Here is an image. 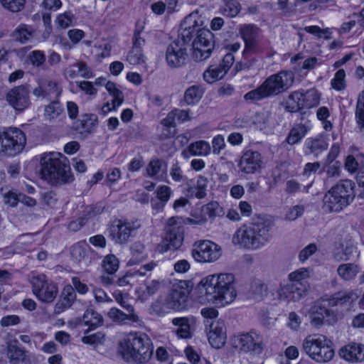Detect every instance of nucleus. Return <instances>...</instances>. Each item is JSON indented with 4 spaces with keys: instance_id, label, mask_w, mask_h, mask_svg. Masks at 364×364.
Wrapping results in <instances>:
<instances>
[{
    "instance_id": "obj_1",
    "label": "nucleus",
    "mask_w": 364,
    "mask_h": 364,
    "mask_svg": "<svg viewBox=\"0 0 364 364\" xmlns=\"http://www.w3.org/2000/svg\"><path fill=\"white\" fill-rule=\"evenodd\" d=\"M235 275L231 273L210 274L200 282V291L205 299L215 304H228L236 297Z\"/></svg>"
},
{
    "instance_id": "obj_2",
    "label": "nucleus",
    "mask_w": 364,
    "mask_h": 364,
    "mask_svg": "<svg viewBox=\"0 0 364 364\" xmlns=\"http://www.w3.org/2000/svg\"><path fill=\"white\" fill-rule=\"evenodd\" d=\"M274 223L269 218H259L240 227L232 237V242L247 250H256L268 244L272 238Z\"/></svg>"
},
{
    "instance_id": "obj_3",
    "label": "nucleus",
    "mask_w": 364,
    "mask_h": 364,
    "mask_svg": "<svg viewBox=\"0 0 364 364\" xmlns=\"http://www.w3.org/2000/svg\"><path fill=\"white\" fill-rule=\"evenodd\" d=\"M42 178L53 186H61L73 181L68 159L61 153L44 154L41 159Z\"/></svg>"
},
{
    "instance_id": "obj_4",
    "label": "nucleus",
    "mask_w": 364,
    "mask_h": 364,
    "mask_svg": "<svg viewBox=\"0 0 364 364\" xmlns=\"http://www.w3.org/2000/svg\"><path fill=\"white\" fill-rule=\"evenodd\" d=\"M294 73L289 70H282L269 75L256 89L247 92L245 100L256 102L265 98L277 96L290 89L294 82Z\"/></svg>"
},
{
    "instance_id": "obj_5",
    "label": "nucleus",
    "mask_w": 364,
    "mask_h": 364,
    "mask_svg": "<svg viewBox=\"0 0 364 364\" xmlns=\"http://www.w3.org/2000/svg\"><path fill=\"white\" fill-rule=\"evenodd\" d=\"M119 352L124 360L141 363L151 358L153 346L145 333H130L120 341Z\"/></svg>"
},
{
    "instance_id": "obj_6",
    "label": "nucleus",
    "mask_w": 364,
    "mask_h": 364,
    "mask_svg": "<svg viewBox=\"0 0 364 364\" xmlns=\"http://www.w3.org/2000/svg\"><path fill=\"white\" fill-rule=\"evenodd\" d=\"M197 14L192 13L186 16L181 23V28L187 26L195 28L192 32L195 38L192 43L193 58L196 61H203L208 59L214 48V36L209 29L199 28Z\"/></svg>"
},
{
    "instance_id": "obj_7",
    "label": "nucleus",
    "mask_w": 364,
    "mask_h": 364,
    "mask_svg": "<svg viewBox=\"0 0 364 364\" xmlns=\"http://www.w3.org/2000/svg\"><path fill=\"white\" fill-rule=\"evenodd\" d=\"M355 183L349 179L339 181L324 195L323 208L329 213H339L350 205L355 197Z\"/></svg>"
},
{
    "instance_id": "obj_8",
    "label": "nucleus",
    "mask_w": 364,
    "mask_h": 364,
    "mask_svg": "<svg viewBox=\"0 0 364 364\" xmlns=\"http://www.w3.org/2000/svg\"><path fill=\"white\" fill-rule=\"evenodd\" d=\"M302 350L317 363H326L334 356L332 342L322 334L307 336L302 341Z\"/></svg>"
},
{
    "instance_id": "obj_9",
    "label": "nucleus",
    "mask_w": 364,
    "mask_h": 364,
    "mask_svg": "<svg viewBox=\"0 0 364 364\" xmlns=\"http://www.w3.org/2000/svg\"><path fill=\"white\" fill-rule=\"evenodd\" d=\"M195 28L187 26L181 28L179 38L171 43L166 51V60L171 68H180L186 64L188 58V43L192 38Z\"/></svg>"
},
{
    "instance_id": "obj_10",
    "label": "nucleus",
    "mask_w": 364,
    "mask_h": 364,
    "mask_svg": "<svg viewBox=\"0 0 364 364\" xmlns=\"http://www.w3.org/2000/svg\"><path fill=\"white\" fill-rule=\"evenodd\" d=\"M32 292L41 302L52 303L58 294L56 284L44 274L33 273L29 278Z\"/></svg>"
},
{
    "instance_id": "obj_11",
    "label": "nucleus",
    "mask_w": 364,
    "mask_h": 364,
    "mask_svg": "<svg viewBox=\"0 0 364 364\" xmlns=\"http://www.w3.org/2000/svg\"><path fill=\"white\" fill-rule=\"evenodd\" d=\"M26 142L24 133L16 127L0 129V153L14 156L21 152Z\"/></svg>"
},
{
    "instance_id": "obj_12",
    "label": "nucleus",
    "mask_w": 364,
    "mask_h": 364,
    "mask_svg": "<svg viewBox=\"0 0 364 364\" xmlns=\"http://www.w3.org/2000/svg\"><path fill=\"white\" fill-rule=\"evenodd\" d=\"M232 342L235 348L250 355H260L265 348L263 336L254 331L235 336Z\"/></svg>"
},
{
    "instance_id": "obj_13",
    "label": "nucleus",
    "mask_w": 364,
    "mask_h": 364,
    "mask_svg": "<svg viewBox=\"0 0 364 364\" xmlns=\"http://www.w3.org/2000/svg\"><path fill=\"white\" fill-rule=\"evenodd\" d=\"M140 227L139 220L119 219L110 227L109 236L115 243L124 244Z\"/></svg>"
},
{
    "instance_id": "obj_14",
    "label": "nucleus",
    "mask_w": 364,
    "mask_h": 364,
    "mask_svg": "<svg viewBox=\"0 0 364 364\" xmlns=\"http://www.w3.org/2000/svg\"><path fill=\"white\" fill-rule=\"evenodd\" d=\"M184 239V225L178 217L168 219L166 226V236L164 244L167 250H177L183 244Z\"/></svg>"
},
{
    "instance_id": "obj_15",
    "label": "nucleus",
    "mask_w": 364,
    "mask_h": 364,
    "mask_svg": "<svg viewBox=\"0 0 364 364\" xmlns=\"http://www.w3.org/2000/svg\"><path fill=\"white\" fill-rule=\"evenodd\" d=\"M30 85L23 84L9 90L5 95L7 103L17 112H23L31 105Z\"/></svg>"
},
{
    "instance_id": "obj_16",
    "label": "nucleus",
    "mask_w": 364,
    "mask_h": 364,
    "mask_svg": "<svg viewBox=\"0 0 364 364\" xmlns=\"http://www.w3.org/2000/svg\"><path fill=\"white\" fill-rule=\"evenodd\" d=\"M237 166L240 171L245 174L252 175L260 173L264 167L263 157L257 151L244 150Z\"/></svg>"
},
{
    "instance_id": "obj_17",
    "label": "nucleus",
    "mask_w": 364,
    "mask_h": 364,
    "mask_svg": "<svg viewBox=\"0 0 364 364\" xmlns=\"http://www.w3.org/2000/svg\"><path fill=\"white\" fill-rule=\"evenodd\" d=\"M192 256L199 262H212L220 256V248L210 240H202L194 243Z\"/></svg>"
},
{
    "instance_id": "obj_18",
    "label": "nucleus",
    "mask_w": 364,
    "mask_h": 364,
    "mask_svg": "<svg viewBox=\"0 0 364 364\" xmlns=\"http://www.w3.org/2000/svg\"><path fill=\"white\" fill-rule=\"evenodd\" d=\"M189 294L190 289L188 282L181 280L173 285L171 291L166 298V303L172 309L183 310L187 306Z\"/></svg>"
},
{
    "instance_id": "obj_19",
    "label": "nucleus",
    "mask_w": 364,
    "mask_h": 364,
    "mask_svg": "<svg viewBox=\"0 0 364 364\" xmlns=\"http://www.w3.org/2000/svg\"><path fill=\"white\" fill-rule=\"evenodd\" d=\"M307 316L312 326L319 328L323 324L333 325L337 321L336 314L324 306L314 304L309 309Z\"/></svg>"
},
{
    "instance_id": "obj_20",
    "label": "nucleus",
    "mask_w": 364,
    "mask_h": 364,
    "mask_svg": "<svg viewBox=\"0 0 364 364\" xmlns=\"http://www.w3.org/2000/svg\"><path fill=\"white\" fill-rule=\"evenodd\" d=\"M7 364H32L31 354L19 346L18 341H10L6 343Z\"/></svg>"
},
{
    "instance_id": "obj_21",
    "label": "nucleus",
    "mask_w": 364,
    "mask_h": 364,
    "mask_svg": "<svg viewBox=\"0 0 364 364\" xmlns=\"http://www.w3.org/2000/svg\"><path fill=\"white\" fill-rule=\"evenodd\" d=\"M37 86L33 89V94L36 97L47 98L51 95L59 97L62 87L58 82L46 76H40L36 80Z\"/></svg>"
},
{
    "instance_id": "obj_22",
    "label": "nucleus",
    "mask_w": 364,
    "mask_h": 364,
    "mask_svg": "<svg viewBox=\"0 0 364 364\" xmlns=\"http://www.w3.org/2000/svg\"><path fill=\"white\" fill-rule=\"evenodd\" d=\"M208 338L210 344L215 348H222L226 338L225 323L223 320H214L208 325Z\"/></svg>"
},
{
    "instance_id": "obj_23",
    "label": "nucleus",
    "mask_w": 364,
    "mask_h": 364,
    "mask_svg": "<svg viewBox=\"0 0 364 364\" xmlns=\"http://www.w3.org/2000/svg\"><path fill=\"white\" fill-rule=\"evenodd\" d=\"M340 356L351 363L364 360V345L351 343L342 347L339 350Z\"/></svg>"
},
{
    "instance_id": "obj_24",
    "label": "nucleus",
    "mask_w": 364,
    "mask_h": 364,
    "mask_svg": "<svg viewBox=\"0 0 364 364\" xmlns=\"http://www.w3.org/2000/svg\"><path fill=\"white\" fill-rule=\"evenodd\" d=\"M278 294L280 301L295 302L306 296V288L289 283L282 287L278 291Z\"/></svg>"
},
{
    "instance_id": "obj_25",
    "label": "nucleus",
    "mask_w": 364,
    "mask_h": 364,
    "mask_svg": "<svg viewBox=\"0 0 364 364\" xmlns=\"http://www.w3.org/2000/svg\"><path fill=\"white\" fill-rule=\"evenodd\" d=\"M76 293L71 285L65 286L54 307V313L60 314L72 306L76 299Z\"/></svg>"
},
{
    "instance_id": "obj_26",
    "label": "nucleus",
    "mask_w": 364,
    "mask_h": 364,
    "mask_svg": "<svg viewBox=\"0 0 364 364\" xmlns=\"http://www.w3.org/2000/svg\"><path fill=\"white\" fill-rule=\"evenodd\" d=\"M311 127L309 122L294 124L290 129L285 141L291 146L300 143L310 131Z\"/></svg>"
},
{
    "instance_id": "obj_27",
    "label": "nucleus",
    "mask_w": 364,
    "mask_h": 364,
    "mask_svg": "<svg viewBox=\"0 0 364 364\" xmlns=\"http://www.w3.org/2000/svg\"><path fill=\"white\" fill-rule=\"evenodd\" d=\"M358 297V294L354 291L344 290L336 292L331 296H325L323 300L327 301L328 305L331 306H336L351 303Z\"/></svg>"
},
{
    "instance_id": "obj_28",
    "label": "nucleus",
    "mask_w": 364,
    "mask_h": 364,
    "mask_svg": "<svg viewBox=\"0 0 364 364\" xmlns=\"http://www.w3.org/2000/svg\"><path fill=\"white\" fill-rule=\"evenodd\" d=\"M64 75L71 79L78 76L88 79L93 77V73L86 63L77 61L65 69Z\"/></svg>"
},
{
    "instance_id": "obj_29",
    "label": "nucleus",
    "mask_w": 364,
    "mask_h": 364,
    "mask_svg": "<svg viewBox=\"0 0 364 364\" xmlns=\"http://www.w3.org/2000/svg\"><path fill=\"white\" fill-rule=\"evenodd\" d=\"M328 143L321 136L307 138L304 142V151L306 155L314 154L317 156L326 150Z\"/></svg>"
},
{
    "instance_id": "obj_30",
    "label": "nucleus",
    "mask_w": 364,
    "mask_h": 364,
    "mask_svg": "<svg viewBox=\"0 0 364 364\" xmlns=\"http://www.w3.org/2000/svg\"><path fill=\"white\" fill-rule=\"evenodd\" d=\"M193 319L188 317H176L171 320L172 331L180 338H190L192 337L191 322Z\"/></svg>"
},
{
    "instance_id": "obj_31",
    "label": "nucleus",
    "mask_w": 364,
    "mask_h": 364,
    "mask_svg": "<svg viewBox=\"0 0 364 364\" xmlns=\"http://www.w3.org/2000/svg\"><path fill=\"white\" fill-rule=\"evenodd\" d=\"M108 316L114 322L122 324L137 323L140 324L141 319L135 313L125 314L117 308H112L107 314Z\"/></svg>"
},
{
    "instance_id": "obj_32",
    "label": "nucleus",
    "mask_w": 364,
    "mask_h": 364,
    "mask_svg": "<svg viewBox=\"0 0 364 364\" xmlns=\"http://www.w3.org/2000/svg\"><path fill=\"white\" fill-rule=\"evenodd\" d=\"M146 175L154 179L163 181L166 172V165L159 159H153L148 164L146 169Z\"/></svg>"
},
{
    "instance_id": "obj_33",
    "label": "nucleus",
    "mask_w": 364,
    "mask_h": 364,
    "mask_svg": "<svg viewBox=\"0 0 364 364\" xmlns=\"http://www.w3.org/2000/svg\"><path fill=\"white\" fill-rule=\"evenodd\" d=\"M304 92H292L285 102V109L289 112H296L304 109Z\"/></svg>"
},
{
    "instance_id": "obj_34",
    "label": "nucleus",
    "mask_w": 364,
    "mask_h": 364,
    "mask_svg": "<svg viewBox=\"0 0 364 364\" xmlns=\"http://www.w3.org/2000/svg\"><path fill=\"white\" fill-rule=\"evenodd\" d=\"M92 252V250L87 244L77 243L72 247L70 254L73 259L76 262L87 263Z\"/></svg>"
},
{
    "instance_id": "obj_35",
    "label": "nucleus",
    "mask_w": 364,
    "mask_h": 364,
    "mask_svg": "<svg viewBox=\"0 0 364 364\" xmlns=\"http://www.w3.org/2000/svg\"><path fill=\"white\" fill-rule=\"evenodd\" d=\"M130 250L131 257L127 262L129 266L138 264L146 260L148 257L145 247L141 243L136 242L133 244Z\"/></svg>"
},
{
    "instance_id": "obj_36",
    "label": "nucleus",
    "mask_w": 364,
    "mask_h": 364,
    "mask_svg": "<svg viewBox=\"0 0 364 364\" xmlns=\"http://www.w3.org/2000/svg\"><path fill=\"white\" fill-rule=\"evenodd\" d=\"M33 33L34 29L32 26L21 23L13 31L11 37L15 41L23 44L32 38Z\"/></svg>"
},
{
    "instance_id": "obj_37",
    "label": "nucleus",
    "mask_w": 364,
    "mask_h": 364,
    "mask_svg": "<svg viewBox=\"0 0 364 364\" xmlns=\"http://www.w3.org/2000/svg\"><path fill=\"white\" fill-rule=\"evenodd\" d=\"M188 151L192 156H207L211 153V146L207 141L199 140L191 143Z\"/></svg>"
},
{
    "instance_id": "obj_38",
    "label": "nucleus",
    "mask_w": 364,
    "mask_h": 364,
    "mask_svg": "<svg viewBox=\"0 0 364 364\" xmlns=\"http://www.w3.org/2000/svg\"><path fill=\"white\" fill-rule=\"evenodd\" d=\"M82 322L89 327V331L95 329L103 323V318L93 309H87L82 316Z\"/></svg>"
},
{
    "instance_id": "obj_39",
    "label": "nucleus",
    "mask_w": 364,
    "mask_h": 364,
    "mask_svg": "<svg viewBox=\"0 0 364 364\" xmlns=\"http://www.w3.org/2000/svg\"><path fill=\"white\" fill-rule=\"evenodd\" d=\"M203 93L204 89L201 85H192L185 91L184 101L188 105H194L200 100Z\"/></svg>"
},
{
    "instance_id": "obj_40",
    "label": "nucleus",
    "mask_w": 364,
    "mask_h": 364,
    "mask_svg": "<svg viewBox=\"0 0 364 364\" xmlns=\"http://www.w3.org/2000/svg\"><path fill=\"white\" fill-rule=\"evenodd\" d=\"M359 271V267L354 263L342 264L337 268L338 274L345 281L354 279Z\"/></svg>"
},
{
    "instance_id": "obj_41",
    "label": "nucleus",
    "mask_w": 364,
    "mask_h": 364,
    "mask_svg": "<svg viewBox=\"0 0 364 364\" xmlns=\"http://www.w3.org/2000/svg\"><path fill=\"white\" fill-rule=\"evenodd\" d=\"M309 277V272L307 268H300L289 274V279L291 284H295L297 287H305L306 293L308 290V284L306 279Z\"/></svg>"
},
{
    "instance_id": "obj_42",
    "label": "nucleus",
    "mask_w": 364,
    "mask_h": 364,
    "mask_svg": "<svg viewBox=\"0 0 364 364\" xmlns=\"http://www.w3.org/2000/svg\"><path fill=\"white\" fill-rule=\"evenodd\" d=\"M208 183V179L205 176H198L195 187H189L188 188V196L191 197L195 196L198 199L205 198L206 196Z\"/></svg>"
},
{
    "instance_id": "obj_43",
    "label": "nucleus",
    "mask_w": 364,
    "mask_h": 364,
    "mask_svg": "<svg viewBox=\"0 0 364 364\" xmlns=\"http://www.w3.org/2000/svg\"><path fill=\"white\" fill-rule=\"evenodd\" d=\"M97 124V117L95 114H85L79 120L77 129L82 132L91 133Z\"/></svg>"
},
{
    "instance_id": "obj_44",
    "label": "nucleus",
    "mask_w": 364,
    "mask_h": 364,
    "mask_svg": "<svg viewBox=\"0 0 364 364\" xmlns=\"http://www.w3.org/2000/svg\"><path fill=\"white\" fill-rule=\"evenodd\" d=\"M226 74L225 70L218 65L217 66L211 65L203 73L204 80L209 83H213L222 79Z\"/></svg>"
},
{
    "instance_id": "obj_45",
    "label": "nucleus",
    "mask_w": 364,
    "mask_h": 364,
    "mask_svg": "<svg viewBox=\"0 0 364 364\" xmlns=\"http://www.w3.org/2000/svg\"><path fill=\"white\" fill-rule=\"evenodd\" d=\"M127 60L132 65H143L146 64L147 58L142 49L132 47L127 53Z\"/></svg>"
},
{
    "instance_id": "obj_46",
    "label": "nucleus",
    "mask_w": 364,
    "mask_h": 364,
    "mask_svg": "<svg viewBox=\"0 0 364 364\" xmlns=\"http://www.w3.org/2000/svg\"><path fill=\"white\" fill-rule=\"evenodd\" d=\"M240 33L244 42L259 38L260 30L254 24H245L240 26Z\"/></svg>"
},
{
    "instance_id": "obj_47",
    "label": "nucleus",
    "mask_w": 364,
    "mask_h": 364,
    "mask_svg": "<svg viewBox=\"0 0 364 364\" xmlns=\"http://www.w3.org/2000/svg\"><path fill=\"white\" fill-rule=\"evenodd\" d=\"M355 117L359 132L364 134V95H359L358 98Z\"/></svg>"
},
{
    "instance_id": "obj_48",
    "label": "nucleus",
    "mask_w": 364,
    "mask_h": 364,
    "mask_svg": "<svg viewBox=\"0 0 364 364\" xmlns=\"http://www.w3.org/2000/svg\"><path fill=\"white\" fill-rule=\"evenodd\" d=\"M241 4L237 0H226L222 9V14L230 18L235 17L240 12Z\"/></svg>"
},
{
    "instance_id": "obj_49",
    "label": "nucleus",
    "mask_w": 364,
    "mask_h": 364,
    "mask_svg": "<svg viewBox=\"0 0 364 364\" xmlns=\"http://www.w3.org/2000/svg\"><path fill=\"white\" fill-rule=\"evenodd\" d=\"M263 51V47L261 43L260 38L245 42V49L243 50V57L245 59L250 58L252 54H257Z\"/></svg>"
},
{
    "instance_id": "obj_50",
    "label": "nucleus",
    "mask_w": 364,
    "mask_h": 364,
    "mask_svg": "<svg viewBox=\"0 0 364 364\" xmlns=\"http://www.w3.org/2000/svg\"><path fill=\"white\" fill-rule=\"evenodd\" d=\"M64 109L58 101H53L46 106L44 116L46 119L53 120L59 117Z\"/></svg>"
},
{
    "instance_id": "obj_51",
    "label": "nucleus",
    "mask_w": 364,
    "mask_h": 364,
    "mask_svg": "<svg viewBox=\"0 0 364 364\" xmlns=\"http://www.w3.org/2000/svg\"><path fill=\"white\" fill-rule=\"evenodd\" d=\"M304 107L310 109L317 106L320 102V94L316 89H310L304 92Z\"/></svg>"
},
{
    "instance_id": "obj_52",
    "label": "nucleus",
    "mask_w": 364,
    "mask_h": 364,
    "mask_svg": "<svg viewBox=\"0 0 364 364\" xmlns=\"http://www.w3.org/2000/svg\"><path fill=\"white\" fill-rule=\"evenodd\" d=\"M1 193L5 204L10 207H16L19 202L20 193L13 189L2 188Z\"/></svg>"
},
{
    "instance_id": "obj_53",
    "label": "nucleus",
    "mask_w": 364,
    "mask_h": 364,
    "mask_svg": "<svg viewBox=\"0 0 364 364\" xmlns=\"http://www.w3.org/2000/svg\"><path fill=\"white\" fill-rule=\"evenodd\" d=\"M46 60L45 53L40 50H33L28 55V61L34 68H41L44 65Z\"/></svg>"
},
{
    "instance_id": "obj_54",
    "label": "nucleus",
    "mask_w": 364,
    "mask_h": 364,
    "mask_svg": "<svg viewBox=\"0 0 364 364\" xmlns=\"http://www.w3.org/2000/svg\"><path fill=\"white\" fill-rule=\"evenodd\" d=\"M105 88L115 101L117 105H121L124 101L122 92L117 87L116 84L108 81L105 83Z\"/></svg>"
},
{
    "instance_id": "obj_55",
    "label": "nucleus",
    "mask_w": 364,
    "mask_h": 364,
    "mask_svg": "<svg viewBox=\"0 0 364 364\" xmlns=\"http://www.w3.org/2000/svg\"><path fill=\"white\" fill-rule=\"evenodd\" d=\"M103 268L108 274H114L119 268V260L114 255L106 256L103 260Z\"/></svg>"
},
{
    "instance_id": "obj_56",
    "label": "nucleus",
    "mask_w": 364,
    "mask_h": 364,
    "mask_svg": "<svg viewBox=\"0 0 364 364\" xmlns=\"http://www.w3.org/2000/svg\"><path fill=\"white\" fill-rule=\"evenodd\" d=\"M346 73L343 69L338 70L335 75L334 77L331 81V87L337 90V91H341L346 88Z\"/></svg>"
},
{
    "instance_id": "obj_57",
    "label": "nucleus",
    "mask_w": 364,
    "mask_h": 364,
    "mask_svg": "<svg viewBox=\"0 0 364 364\" xmlns=\"http://www.w3.org/2000/svg\"><path fill=\"white\" fill-rule=\"evenodd\" d=\"M169 174L174 182L184 183L188 181V177L183 174V171L178 163L171 166Z\"/></svg>"
},
{
    "instance_id": "obj_58",
    "label": "nucleus",
    "mask_w": 364,
    "mask_h": 364,
    "mask_svg": "<svg viewBox=\"0 0 364 364\" xmlns=\"http://www.w3.org/2000/svg\"><path fill=\"white\" fill-rule=\"evenodd\" d=\"M156 198L160 200L161 207L163 208L169 200L171 194V188L166 185L159 186L156 191Z\"/></svg>"
},
{
    "instance_id": "obj_59",
    "label": "nucleus",
    "mask_w": 364,
    "mask_h": 364,
    "mask_svg": "<svg viewBox=\"0 0 364 364\" xmlns=\"http://www.w3.org/2000/svg\"><path fill=\"white\" fill-rule=\"evenodd\" d=\"M143 26L139 25V23L136 24V28L134 32L132 38V46L139 49H142V47L146 43L144 37L142 36Z\"/></svg>"
},
{
    "instance_id": "obj_60",
    "label": "nucleus",
    "mask_w": 364,
    "mask_h": 364,
    "mask_svg": "<svg viewBox=\"0 0 364 364\" xmlns=\"http://www.w3.org/2000/svg\"><path fill=\"white\" fill-rule=\"evenodd\" d=\"M176 119L174 117L173 112H170L167 116L162 119L161 124L165 128L166 133L164 132L162 134L164 137H170L173 135V133L171 132L168 129L174 128L176 126Z\"/></svg>"
},
{
    "instance_id": "obj_61",
    "label": "nucleus",
    "mask_w": 364,
    "mask_h": 364,
    "mask_svg": "<svg viewBox=\"0 0 364 364\" xmlns=\"http://www.w3.org/2000/svg\"><path fill=\"white\" fill-rule=\"evenodd\" d=\"M157 266V262H151L141 267L139 269H131L129 271L132 277L134 279L137 277H144L147 272H151Z\"/></svg>"
},
{
    "instance_id": "obj_62",
    "label": "nucleus",
    "mask_w": 364,
    "mask_h": 364,
    "mask_svg": "<svg viewBox=\"0 0 364 364\" xmlns=\"http://www.w3.org/2000/svg\"><path fill=\"white\" fill-rule=\"evenodd\" d=\"M104 340L105 334L100 331L88 336H85L82 338V343L91 346H97L102 344Z\"/></svg>"
},
{
    "instance_id": "obj_63",
    "label": "nucleus",
    "mask_w": 364,
    "mask_h": 364,
    "mask_svg": "<svg viewBox=\"0 0 364 364\" xmlns=\"http://www.w3.org/2000/svg\"><path fill=\"white\" fill-rule=\"evenodd\" d=\"M211 152L215 155H220L221 151L223 150L225 146V138L221 134L215 136L212 139Z\"/></svg>"
},
{
    "instance_id": "obj_64",
    "label": "nucleus",
    "mask_w": 364,
    "mask_h": 364,
    "mask_svg": "<svg viewBox=\"0 0 364 364\" xmlns=\"http://www.w3.org/2000/svg\"><path fill=\"white\" fill-rule=\"evenodd\" d=\"M3 6L12 11L18 12L24 7L26 0H0Z\"/></svg>"
}]
</instances>
